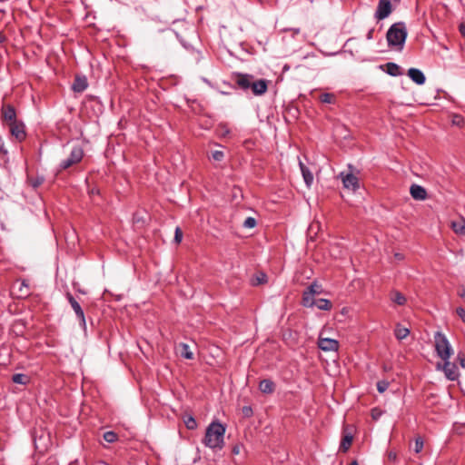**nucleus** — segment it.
<instances>
[{
    "label": "nucleus",
    "instance_id": "obj_2",
    "mask_svg": "<svg viewBox=\"0 0 465 465\" xmlns=\"http://www.w3.org/2000/svg\"><path fill=\"white\" fill-rule=\"evenodd\" d=\"M225 427L219 421H213L206 429L203 443L210 449H223L224 445Z\"/></svg>",
    "mask_w": 465,
    "mask_h": 465
},
{
    "label": "nucleus",
    "instance_id": "obj_35",
    "mask_svg": "<svg viewBox=\"0 0 465 465\" xmlns=\"http://www.w3.org/2000/svg\"><path fill=\"white\" fill-rule=\"evenodd\" d=\"M389 381L382 380L377 382V390L380 393H383L389 388Z\"/></svg>",
    "mask_w": 465,
    "mask_h": 465
},
{
    "label": "nucleus",
    "instance_id": "obj_1",
    "mask_svg": "<svg viewBox=\"0 0 465 465\" xmlns=\"http://www.w3.org/2000/svg\"><path fill=\"white\" fill-rule=\"evenodd\" d=\"M231 79L238 89L243 92L251 91L256 96L264 94L270 84L269 80L256 79L252 74L238 72L232 73Z\"/></svg>",
    "mask_w": 465,
    "mask_h": 465
},
{
    "label": "nucleus",
    "instance_id": "obj_5",
    "mask_svg": "<svg viewBox=\"0 0 465 465\" xmlns=\"http://www.w3.org/2000/svg\"><path fill=\"white\" fill-rule=\"evenodd\" d=\"M400 2L401 0H379L374 17L378 21L387 18Z\"/></svg>",
    "mask_w": 465,
    "mask_h": 465
},
{
    "label": "nucleus",
    "instance_id": "obj_31",
    "mask_svg": "<svg viewBox=\"0 0 465 465\" xmlns=\"http://www.w3.org/2000/svg\"><path fill=\"white\" fill-rule=\"evenodd\" d=\"M104 440L108 443H114L118 440V435L114 431H106L104 433Z\"/></svg>",
    "mask_w": 465,
    "mask_h": 465
},
{
    "label": "nucleus",
    "instance_id": "obj_20",
    "mask_svg": "<svg viewBox=\"0 0 465 465\" xmlns=\"http://www.w3.org/2000/svg\"><path fill=\"white\" fill-rule=\"evenodd\" d=\"M451 229L458 234L465 235V220L460 218L451 222Z\"/></svg>",
    "mask_w": 465,
    "mask_h": 465
},
{
    "label": "nucleus",
    "instance_id": "obj_41",
    "mask_svg": "<svg viewBox=\"0 0 465 465\" xmlns=\"http://www.w3.org/2000/svg\"><path fill=\"white\" fill-rule=\"evenodd\" d=\"M456 313L461 319V321L465 323V309L462 307H458L456 309Z\"/></svg>",
    "mask_w": 465,
    "mask_h": 465
},
{
    "label": "nucleus",
    "instance_id": "obj_17",
    "mask_svg": "<svg viewBox=\"0 0 465 465\" xmlns=\"http://www.w3.org/2000/svg\"><path fill=\"white\" fill-rule=\"evenodd\" d=\"M275 388V383L270 379H264L259 382V390L264 394H272Z\"/></svg>",
    "mask_w": 465,
    "mask_h": 465
},
{
    "label": "nucleus",
    "instance_id": "obj_40",
    "mask_svg": "<svg viewBox=\"0 0 465 465\" xmlns=\"http://www.w3.org/2000/svg\"><path fill=\"white\" fill-rule=\"evenodd\" d=\"M242 411L244 417H251L253 413L252 409L250 406L242 407Z\"/></svg>",
    "mask_w": 465,
    "mask_h": 465
},
{
    "label": "nucleus",
    "instance_id": "obj_44",
    "mask_svg": "<svg viewBox=\"0 0 465 465\" xmlns=\"http://www.w3.org/2000/svg\"><path fill=\"white\" fill-rule=\"evenodd\" d=\"M373 34H374V28L370 29L367 34V39L371 40L373 38Z\"/></svg>",
    "mask_w": 465,
    "mask_h": 465
},
{
    "label": "nucleus",
    "instance_id": "obj_34",
    "mask_svg": "<svg viewBox=\"0 0 465 465\" xmlns=\"http://www.w3.org/2000/svg\"><path fill=\"white\" fill-rule=\"evenodd\" d=\"M451 124L453 125L462 127L464 124V118L460 114H453L451 116Z\"/></svg>",
    "mask_w": 465,
    "mask_h": 465
},
{
    "label": "nucleus",
    "instance_id": "obj_9",
    "mask_svg": "<svg viewBox=\"0 0 465 465\" xmlns=\"http://www.w3.org/2000/svg\"><path fill=\"white\" fill-rule=\"evenodd\" d=\"M9 129L11 136L18 143H22L26 139V128L23 121L18 120L6 125Z\"/></svg>",
    "mask_w": 465,
    "mask_h": 465
},
{
    "label": "nucleus",
    "instance_id": "obj_23",
    "mask_svg": "<svg viewBox=\"0 0 465 465\" xmlns=\"http://www.w3.org/2000/svg\"><path fill=\"white\" fill-rule=\"evenodd\" d=\"M315 301L316 300L314 299V295L309 293V292L306 291V290L303 292L302 299V304L304 307H313Z\"/></svg>",
    "mask_w": 465,
    "mask_h": 465
},
{
    "label": "nucleus",
    "instance_id": "obj_48",
    "mask_svg": "<svg viewBox=\"0 0 465 465\" xmlns=\"http://www.w3.org/2000/svg\"><path fill=\"white\" fill-rule=\"evenodd\" d=\"M0 144H5V141L1 134H0Z\"/></svg>",
    "mask_w": 465,
    "mask_h": 465
},
{
    "label": "nucleus",
    "instance_id": "obj_43",
    "mask_svg": "<svg viewBox=\"0 0 465 465\" xmlns=\"http://www.w3.org/2000/svg\"><path fill=\"white\" fill-rule=\"evenodd\" d=\"M459 31L460 35L465 37V22H462L459 26Z\"/></svg>",
    "mask_w": 465,
    "mask_h": 465
},
{
    "label": "nucleus",
    "instance_id": "obj_49",
    "mask_svg": "<svg viewBox=\"0 0 465 465\" xmlns=\"http://www.w3.org/2000/svg\"><path fill=\"white\" fill-rule=\"evenodd\" d=\"M349 465H359V463L357 462V460H353Z\"/></svg>",
    "mask_w": 465,
    "mask_h": 465
},
{
    "label": "nucleus",
    "instance_id": "obj_42",
    "mask_svg": "<svg viewBox=\"0 0 465 465\" xmlns=\"http://www.w3.org/2000/svg\"><path fill=\"white\" fill-rule=\"evenodd\" d=\"M388 460L391 462H396L397 460V453L395 451H389L388 452Z\"/></svg>",
    "mask_w": 465,
    "mask_h": 465
},
{
    "label": "nucleus",
    "instance_id": "obj_24",
    "mask_svg": "<svg viewBox=\"0 0 465 465\" xmlns=\"http://www.w3.org/2000/svg\"><path fill=\"white\" fill-rule=\"evenodd\" d=\"M394 334L398 340H403L410 334V330L401 324H397Z\"/></svg>",
    "mask_w": 465,
    "mask_h": 465
},
{
    "label": "nucleus",
    "instance_id": "obj_51",
    "mask_svg": "<svg viewBox=\"0 0 465 465\" xmlns=\"http://www.w3.org/2000/svg\"><path fill=\"white\" fill-rule=\"evenodd\" d=\"M463 361H464V360L460 361L461 366H465Z\"/></svg>",
    "mask_w": 465,
    "mask_h": 465
},
{
    "label": "nucleus",
    "instance_id": "obj_39",
    "mask_svg": "<svg viewBox=\"0 0 465 465\" xmlns=\"http://www.w3.org/2000/svg\"><path fill=\"white\" fill-rule=\"evenodd\" d=\"M182 239H183V232H182L181 228L177 227L175 229V233H174V242L176 243H180L182 242Z\"/></svg>",
    "mask_w": 465,
    "mask_h": 465
},
{
    "label": "nucleus",
    "instance_id": "obj_45",
    "mask_svg": "<svg viewBox=\"0 0 465 465\" xmlns=\"http://www.w3.org/2000/svg\"><path fill=\"white\" fill-rule=\"evenodd\" d=\"M459 294L461 298L465 299V286L462 287Z\"/></svg>",
    "mask_w": 465,
    "mask_h": 465
},
{
    "label": "nucleus",
    "instance_id": "obj_13",
    "mask_svg": "<svg viewBox=\"0 0 465 465\" xmlns=\"http://www.w3.org/2000/svg\"><path fill=\"white\" fill-rule=\"evenodd\" d=\"M443 371L450 381H455L459 377L458 367L455 363L450 362L448 360L444 361Z\"/></svg>",
    "mask_w": 465,
    "mask_h": 465
},
{
    "label": "nucleus",
    "instance_id": "obj_30",
    "mask_svg": "<svg viewBox=\"0 0 465 465\" xmlns=\"http://www.w3.org/2000/svg\"><path fill=\"white\" fill-rule=\"evenodd\" d=\"M306 291L312 295L320 294L322 292V286L314 282L306 288Z\"/></svg>",
    "mask_w": 465,
    "mask_h": 465
},
{
    "label": "nucleus",
    "instance_id": "obj_38",
    "mask_svg": "<svg viewBox=\"0 0 465 465\" xmlns=\"http://www.w3.org/2000/svg\"><path fill=\"white\" fill-rule=\"evenodd\" d=\"M212 157L214 161L221 162L224 157L223 151H214L212 153Z\"/></svg>",
    "mask_w": 465,
    "mask_h": 465
},
{
    "label": "nucleus",
    "instance_id": "obj_10",
    "mask_svg": "<svg viewBox=\"0 0 465 465\" xmlns=\"http://www.w3.org/2000/svg\"><path fill=\"white\" fill-rule=\"evenodd\" d=\"M66 298H67L70 305L72 306L74 312H75V315H76L77 319L79 320L80 325L83 328H85V325H86L85 317H84V312L81 305L70 292L66 293Z\"/></svg>",
    "mask_w": 465,
    "mask_h": 465
},
{
    "label": "nucleus",
    "instance_id": "obj_11",
    "mask_svg": "<svg viewBox=\"0 0 465 465\" xmlns=\"http://www.w3.org/2000/svg\"><path fill=\"white\" fill-rule=\"evenodd\" d=\"M318 346L324 351H336L339 349V341L330 338H319Z\"/></svg>",
    "mask_w": 465,
    "mask_h": 465
},
{
    "label": "nucleus",
    "instance_id": "obj_6",
    "mask_svg": "<svg viewBox=\"0 0 465 465\" xmlns=\"http://www.w3.org/2000/svg\"><path fill=\"white\" fill-rule=\"evenodd\" d=\"M84 155V152L81 146H74L68 158L63 160L59 164V170L64 171L79 163Z\"/></svg>",
    "mask_w": 465,
    "mask_h": 465
},
{
    "label": "nucleus",
    "instance_id": "obj_37",
    "mask_svg": "<svg viewBox=\"0 0 465 465\" xmlns=\"http://www.w3.org/2000/svg\"><path fill=\"white\" fill-rule=\"evenodd\" d=\"M256 225V220L252 217H248L243 222V226L246 228H253Z\"/></svg>",
    "mask_w": 465,
    "mask_h": 465
},
{
    "label": "nucleus",
    "instance_id": "obj_46",
    "mask_svg": "<svg viewBox=\"0 0 465 465\" xmlns=\"http://www.w3.org/2000/svg\"><path fill=\"white\" fill-rule=\"evenodd\" d=\"M394 256H395V258H396L397 260H402V259H403V255H402L401 253H398V252H397V253H395V255H394Z\"/></svg>",
    "mask_w": 465,
    "mask_h": 465
},
{
    "label": "nucleus",
    "instance_id": "obj_4",
    "mask_svg": "<svg viewBox=\"0 0 465 465\" xmlns=\"http://www.w3.org/2000/svg\"><path fill=\"white\" fill-rule=\"evenodd\" d=\"M434 345L438 356L442 361H447L450 358L452 354L450 344L445 334H443L441 331H437L434 334Z\"/></svg>",
    "mask_w": 465,
    "mask_h": 465
},
{
    "label": "nucleus",
    "instance_id": "obj_18",
    "mask_svg": "<svg viewBox=\"0 0 465 465\" xmlns=\"http://www.w3.org/2000/svg\"><path fill=\"white\" fill-rule=\"evenodd\" d=\"M299 166H300V169H301V172H302V177H303V180L307 185V187H310L313 182V174L310 171V169L302 163L300 161L299 163Z\"/></svg>",
    "mask_w": 465,
    "mask_h": 465
},
{
    "label": "nucleus",
    "instance_id": "obj_32",
    "mask_svg": "<svg viewBox=\"0 0 465 465\" xmlns=\"http://www.w3.org/2000/svg\"><path fill=\"white\" fill-rule=\"evenodd\" d=\"M424 447V440L423 438L420 436H418L415 438V446H414V451L415 453H420Z\"/></svg>",
    "mask_w": 465,
    "mask_h": 465
},
{
    "label": "nucleus",
    "instance_id": "obj_15",
    "mask_svg": "<svg viewBox=\"0 0 465 465\" xmlns=\"http://www.w3.org/2000/svg\"><path fill=\"white\" fill-rule=\"evenodd\" d=\"M410 193L415 200L423 201L427 198L425 188L418 184H412L410 188Z\"/></svg>",
    "mask_w": 465,
    "mask_h": 465
},
{
    "label": "nucleus",
    "instance_id": "obj_14",
    "mask_svg": "<svg viewBox=\"0 0 465 465\" xmlns=\"http://www.w3.org/2000/svg\"><path fill=\"white\" fill-rule=\"evenodd\" d=\"M88 87V82L85 75H75L72 89L74 93H83Z\"/></svg>",
    "mask_w": 465,
    "mask_h": 465
},
{
    "label": "nucleus",
    "instance_id": "obj_50",
    "mask_svg": "<svg viewBox=\"0 0 465 465\" xmlns=\"http://www.w3.org/2000/svg\"><path fill=\"white\" fill-rule=\"evenodd\" d=\"M229 134V129H227V128H225V129L223 130V134L224 135V134Z\"/></svg>",
    "mask_w": 465,
    "mask_h": 465
},
{
    "label": "nucleus",
    "instance_id": "obj_21",
    "mask_svg": "<svg viewBox=\"0 0 465 465\" xmlns=\"http://www.w3.org/2000/svg\"><path fill=\"white\" fill-rule=\"evenodd\" d=\"M314 306H316L319 310L331 311L332 308V303L328 299L321 298L314 302Z\"/></svg>",
    "mask_w": 465,
    "mask_h": 465
},
{
    "label": "nucleus",
    "instance_id": "obj_26",
    "mask_svg": "<svg viewBox=\"0 0 465 465\" xmlns=\"http://www.w3.org/2000/svg\"><path fill=\"white\" fill-rule=\"evenodd\" d=\"M267 282V275L264 272L256 273L252 279V284L257 286Z\"/></svg>",
    "mask_w": 465,
    "mask_h": 465
},
{
    "label": "nucleus",
    "instance_id": "obj_12",
    "mask_svg": "<svg viewBox=\"0 0 465 465\" xmlns=\"http://www.w3.org/2000/svg\"><path fill=\"white\" fill-rule=\"evenodd\" d=\"M353 440V434L349 427L343 428V435L340 444V450L342 452H347L351 448Z\"/></svg>",
    "mask_w": 465,
    "mask_h": 465
},
{
    "label": "nucleus",
    "instance_id": "obj_27",
    "mask_svg": "<svg viewBox=\"0 0 465 465\" xmlns=\"http://www.w3.org/2000/svg\"><path fill=\"white\" fill-rule=\"evenodd\" d=\"M320 101L323 104H335L336 102V96L333 94L331 93H324L322 94L319 97Z\"/></svg>",
    "mask_w": 465,
    "mask_h": 465
},
{
    "label": "nucleus",
    "instance_id": "obj_7",
    "mask_svg": "<svg viewBox=\"0 0 465 465\" xmlns=\"http://www.w3.org/2000/svg\"><path fill=\"white\" fill-rule=\"evenodd\" d=\"M348 168L350 171L348 173H340L339 178L341 180L344 188L355 192L360 186L359 179L352 173V165L349 164Z\"/></svg>",
    "mask_w": 465,
    "mask_h": 465
},
{
    "label": "nucleus",
    "instance_id": "obj_3",
    "mask_svg": "<svg viewBox=\"0 0 465 465\" xmlns=\"http://www.w3.org/2000/svg\"><path fill=\"white\" fill-rule=\"evenodd\" d=\"M408 31L405 23H394L390 26L386 34L388 46L397 51H401L404 47Z\"/></svg>",
    "mask_w": 465,
    "mask_h": 465
},
{
    "label": "nucleus",
    "instance_id": "obj_36",
    "mask_svg": "<svg viewBox=\"0 0 465 465\" xmlns=\"http://www.w3.org/2000/svg\"><path fill=\"white\" fill-rule=\"evenodd\" d=\"M383 411L380 408H373L371 411L372 420H377L382 415Z\"/></svg>",
    "mask_w": 465,
    "mask_h": 465
},
{
    "label": "nucleus",
    "instance_id": "obj_16",
    "mask_svg": "<svg viewBox=\"0 0 465 465\" xmlns=\"http://www.w3.org/2000/svg\"><path fill=\"white\" fill-rule=\"evenodd\" d=\"M408 76L417 84H423L426 81L424 74L417 68H410Z\"/></svg>",
    "mask_w": 465,
    "mask_h": 465
},
{
    "label": "nucleus",
    "instance_id": "obj_22",
    "mask_svg": "<svg viewBox=\"0 0 465 465\" xmlns=\"http://www.w3.org/2000/svg\"><path fill=\"white\" fill-rule=\"evenodd\" d=\"M390 298L394 303L398 305H404L406 302L405 296L398 291H392L390 293Z\"/></svg>",
    "mask_w": 465,
    "mask_h": 465
},
{
    "label": "nucleus",
    "instance_id": "obj_47",
    "mask_svg": "<svg viewBox=\"0 0 465 465\" xmlns=\"http://www.w3.org/2000/svg\"><path fill=\"white\" fill-rule=\"evenodd\" d=\"M21 287L28 288V285L25 283V281H23L22 283H21ZM20 291L22 292V288H20Z\"/></svg>",
    "mask_w": 465,
    "mask_h": 465
},
{
    "label": "nucleus",
    "instance_id": "obj_25",
    "mask_svg": "<svg viewBox=\"0 0 465 465\" xmlns=\"http://www.w3.org/2000/svg\"><path fill=\"white\" fill-rule=\"evenodd\" d=\"M12 381L16 384L26 385L29 383L30 378L24 373H15L12 376Z\"/></svg>",
    "mask_w": 465,
    "mask_h": 465
},
{
    "label": "nucleus",
    "instance_id": "obj_33",
    "mask_svg": "<svg viewBox=\"0 0 465 465\" xmlns=\"http://www.w3.org/2000/svg\"><path fill=\"white\" fill-rule=\"evenodd\" d=\"M184 424L188 430H195L197 428V422L193 416L187 417V419L184 420Z\"/></svg>",
    "mask_w": 465,
    "mask_h": 465
},
{
    "label": "nucleus",
    "instance_id": "obj_8",
    "mask_svg": "<svg viewBox=\"0 0 465 465\" xmlns=\"http://www.w3.org/2000/svg\"><path fill=\"white\" fill-rule=\"evenodd\" d=\"M0 118L4 125L18 121L15 106L11 104H3L0 109Z\"/></svg>",
    "mask_w": 465,
    "mask_h": 465
},
{
    "label": "nucleus",
    "instance_id": "obj_19",
    "mask_svg": "<svg viewBox=\"0 0 465 465\" xmlns=\"http://www.w3.org/2000/svg\"><path fill=\"white\" fill-rule=\"evenodd\" d=\"M178 352H179L180 356L184 358V359H187V360L193 359V353L190 350L189 345L186 344V343L181 342L178 345Z\"/></svg>",
    "mask_w": 465,
    "mask_h": 465
},
{
    "label": "nucleus",
    "instance_id": "obj_29",
    "mask_svg": "<svg viewBox=\"0 0 465 465\" xmlns=\"http://www.w3.org/2000/svg\"><path fill=\"white\" fill-rule=\"evenodd\" d=\"M387 73L392 76H397L400 74V66L394 63H387Z\"/></svg>",
    "mask_w": 465,
    "mask_h": 465
},
{
    "label": "nucleus",
    "instance_id": "obj_28",
    "mask_svg": "<svg viewBox=\"0 0 465 465\" xmlns=\"http://www.w3.org/2000/svg\"><path fill=\"white\" fill-rule=\"evenodd\" d=\"M9 163L8 151L5 144H0V163L6 166Z\"/></svg>",
    "mask_w": 465,
    "mask_h": 465
}]
</instances>
